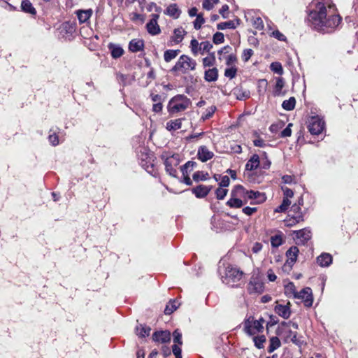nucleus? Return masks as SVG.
I'll use <instances>...</instances> for the list:
<instances>
[{"mask_svg": "<svg viewBox=\"0 0 358 358\" xmlns=\"http://www.w3.org/2000/svg\"><path fill=\"white\" fill-rule=\"evenodd\" d=\"M317 263L322 267L329 266L332 263V257L329 253H322L317 257Z\"/></svg>", "mask_w": 358, "mask_h": 358, "instance_id": "obj_26", "label": "nucleus"}, {"mask_svg": "<svg viewBox=\"0 0 358 358\" xmlns=\"http://www.w3.org/2000/svg\"><path fill=\"white\" fill-rule=\"evenodd\" d=\"M182 119H176L166 122V128L169 131H176L181 128Z\"/></svg>", "mask_w": 358, "mask_h": 358, "instance_id": "obj_29", "label": "nucleus"}, {"mask_svg": "<svg viewBox=\"0 0 358 358\" xmlns=\"http://www.w3.org/2000/svg\"><path fill=\"white\" fill-rule=\"evenodd\" d=\"M179 50H167L164 52V59L166 62H169L175 59L179 54Z\"/></svg>", "mask_w": 358, "mask_h": 358, "instance_id": "obj_34", "label": "nucleus"}, {"mask_svg": "<svg viewBox=\"0 0 358 358\" xmlns=\"http://www.w3.org/2000/svg\"><path fill=\"white\" fill-rule=\"evenodd\" d=\"M282 190L283 191L284 198H287V199H289L294 196L293 191L288 187H282Z\"/></svg>", "mask_w": 358, "mask_h": 358, "instance_id": "obj_63", "label": "nucleus"}, {"mask_svg": "<svg viewBox=\"0 0 358 358\" xmlns=\"http://www.w3.org/2000/svg\"><path fill=\"white\" fill-rule=\"evenodd\" d=\"M208 177V173L203 171H196L192 176V178L195 182L206 180Z\"/></svg>", "mask_w": 358, "mask_h": 358, "instance_id": "obj_41", "label": "nucleus"}, {"mask_svg": "<svg viewBox=\"0 0 358 358\" xmlns=\"http://www.w3.org/2000/svg\"><path fill=\"white\" fill-rule=\"evenodd\" d=\"M152 338L155 342L169 343L171 341V333L169 331H156L153 334Z\"/></svg>", "mask_w": 358, "mask_h": 358, "instance_id": "obj_15", "label": "nucleus"}, {"mask_svg": "<svg viewBox=\"0 0 358 358\" xmlns=\"http://www.w3.org/2000/svg\"><path fill=\"white\" fill-rule=\"evenodd\" d=\"M294 298L302 299L304 303V306L306 307H310L313 305V297L312 289L310 287H305L299 292H297Z\"/></svg>", "mask_w": 358, "mask_h": 358, "instance_id": "obj_10", "label": "nucleus"}, {"mask_svg": "<svg viewBox=\"0 0 358 358\" xmlns=\"http://www.w3.org/2000/svg\"><path fill=\"white\" fill-rule=\"evenodd\" d=\"M303 215L301 212H298L296 215H288L284 222L287 227H292L296 224L303 221Z\"/></svg>", "mask_w": 358, "mask_h": 358, "instance_id": "obj_18", "label": "nucleus"}, {"mask_svg": "<svg viewBox=\"0 0 358 358\" xmlns=\"http://www.w3.org/2000/svg\"><path fill=\"white\" fill-rule=\"evenodd\" d=\"M172 351L176 358H182L181 348L178 344H173L172 346Z\"/></svg>", "mask_w": 358, "mask_h": 358, "instance_id": "obj_59", "label": "nucleus"}, {"mask_svg": "<svg viewBox=\"0 0 358 358\" xmlns=\"http://www.w3.org/2000/svg\"><path fill=\"white\" fill-rule=\"evenodd\" d=\"M264 157L262 158V161L260 162V166L264 169H269L271 163L265 152H264Z\"/></svg>", "mask_w": 358, "mask_h": 358, "instance_id": "obj_57", "label": "nucleus"}, {"mask_svg": "<svg viewBox=\"0 0 358 358\" xmlns=\"http://www.w3.org/2000/svg\"><path fill=\"white\" fill-rule=\"evenodd\" d=\"M248 291L250 294H260L264 291V285L257 278H252L248 286Z\"/></svg>", "mask_w": 358, "mask_h": 358, "instance_id": "obj_13", "label": "nucleus"}, {"mask_svg": "<svg viewBox=\"0 0 358 358\" xmlns=\"http://www.w3.org/2000/svg\"><path fill=\"white\" fill-rule=\"evenodd\" d=\"M283 243L282 234L281 233L277 234L271 237V244L273 248H278Z\"/></svg>", "mask_w": 358, "mask_h": 358, "instance_id": "obj_36", "label": "nucleus"}, {"mask_svg": "<svg viewBox=\"0 0 358 358\" xmlns=\"http://www.w3.org/2000/svg\"><path fill=\"white\" fill-rule=\"evenodd\" d=\"M229 178L227 176H224L221 177V180L220 182V187H226L229 185Z\"/></svg>", "mask_w": 358, "mask_h": 358, "instance_id": "obj_64", "label": "nucleus"}, {"mask_svg": "<svg viewBox=\"0 0 358 358\" xmlns=\"http://www.w3.org/2000/svg\"><path fill=\"white\" fill-rule=\"evenodd\" d=\"M179 303L176 300H171L169 303L166 305L164 313L166 315H170L173 311H175L178 307Z\"/></svg>", "mask_w": 358, "mask_h": 358, "instance_id": "obj_40", "label": "nucleus"}, {"mask_svg": "<svg viewBox=\"0 0 358 358\" xmlns=\"http://www.w3.org/2000/svg\"><path fill=\"white\" fill-rule=\"evenodd\" d=\"M216 110V107L215 106H212L209 108H208L205 113L202 115L201 116V120L203 121H205L209 118H210L214 114V113L215 112Z\"/></svg>", "mask_w": 358, "mask_h": 358, "instance_id": "obj_48", "label": "nucleus"}, {"mask_svg": "<svg viewBox=\"0 0 358 358\" xmlns=\"http://www.w3.org/2000/svg\"><path fill=\"white\" fill-rule=\"evenodd\" d=\"M21 8L25 13L32 15L36 14V9L29 0H23L21 3Z\"/></svg>", "mask_w": 358, "mask_h": 358, "instance_id": "obj_30", "label": "nucleus"}, {"mask_svg": "<svg viewBox=\"0 0 358 358\" xmlns=\"http://www.w3.org/2000/svg\"><path fill=\"white\" fill-rule=\"evenodd\" d=\"M296 105V99L294 97H290L287 100H285L282 103V107L285 110L289 111L294 108Z\"/></svg>", "mask_w": 358, "mask_h": 358, "instance_id": "obj_37", "label": "nucleus"}, {"mask_svg": "<svg viewBox=\"0 0 358 358\" xmlns=\"http://www.w3.org/2000/svg\"><path fill=\"white\" fill-rule=\"evenodd\" d=\"M289 305V303L287 305L278 304L275 307V312L282 318L287 319L289 317L291 314Z\"/></svg>", "mask_w": 358, "mask_h": 358, "instance_id": "obj_19", "label": "nucleus"}, {"mask_svg": "<svg viewBox=\"0 0 358 358\" xmlns=\"http://www.w3.org/2000/svg\"><path fill=\"white\" fill-rule=\"evenodd\" d=\"M205 22V19L201 13H199L194 22V27L195 29L199 30L201 29L202 24Z\"/></svg>", "mask_w": 358, "mask_h": 358, "instance_id": "obj_51", "label": "nucleus"}, {"mask_svg": "<svg viewBox=\"0 0 358 358\" xmlns=\"http://www.w3.org/2000/svg\"><path fill=\"white\" fill-rule=\"evenodd\" d=\"M237 61L236 56L234 54L229 55L226 58V64L229 66H233L232 65Z\"/></svg>", "mask_w": 358, "mask_h": 358, "instance_id": "obj_60", "label": "nucleus"}, {"mask_svg": "<svg viewBox=\"0 0 358 358\" xmlns=\"http://www.w3.org/2000/svg\"><path fill=\"white\" fill-rule=\"evenodd\" d=\"M285 86L284 79L279 77L276 79L275 85L273 90L274 96H280L282 94V90Z\"/></svg>", "mask_w": 358, "mask_h": 358, "instance_id": "obj_33", "label": "nucleus"}, {"mask_svg": "<svg viewBox=\"0 0 358 358\" xmlns=\"http://www.w3.org/2000/svg\"><path fill=\"white\" fill-rule=\"evenodd\" d=\"M260 166V158L258 155L254 154L245 164V169L252 171Z\"/></svg>", "mask_w": 358, "mask_h": 358, "instance_id": "obj_24", "label": "nucleus"}, {"mask_svg": "<svg viewBox=\"0 0 358 358\" xmlns=\"http://www.w3.org/2000/svg\"><path fill=\"white\" fill-rule=\"evenodd\" d=\"M295 241L298 245H305L311 238V231L310 229L304 228L301 230L295 231Z\"/></svg>", "mask_w": 358, "mask_h": 358, "instance_id": "obj_12", "label": "nucleus"}, {"mask_svg": "<svg viewBox=\"0 0 358 358\" xmlns=\"http://www.w3.org/2000/svg\"><path fill=\"white\" fill-rule=\"evenodd\" d=\"M221 279L223 283L231 287H235L243 277V272L238 268L227 265L223 271L220 270Z\"/></svg>", "mask_w": 358, "mask_h": 358, "instance_id": "obj_3", "label": "nucleus"}, {"mask_svg": "<svg viewBox=\"0 0 358 358\" xmlns=\"http://www.w3.org/2000/svg\"><path fill=\"white\" fill-rule=\"evenodd\" d=\"M236 191V187L231 192V198L227 202V205L231 207V208H241L244 202V200L243 201V196L236 195L235 194Z\"/></svg>", "mask_w": 358, "mask_h": 358, "instance_id": "obj_14", "label": "nucleus"}, {"mask_svg": "<svg viewBox=\"0 0 358 358\" xmlns=\"http://www.w3.org/2000/svg\"><path fill=\"white\" fill-rule=\"evenodd\" d=\"M324 122L318 116L312 117L308 122V131L313 135H319L324 129Z\"/></svg>", "mask_w": 358, "mask_h": 358, "instance_id": "obj_8", "label": "nucleus"}, {"mask_svg": "<svg viewBox=\"0 0 358 358\" xmlns=\"http://www.w3.org/2000/svg\"><path fill=\"white\" fill-rule=\"evenodd\" d=\"M196 62L190 57L182 55L178 59L176 64L172 67V72H178L180 73H187L189 71L195 70Z\"/></svg>", "mask_w": 358, "mask_h": 358, "instance_id": "obj_6", "label": "nucleus"}, {"mask_svg": "<svg viewBox=\"0 0 358 358\" xmlns=\"http://www.w3.org/2000/svg\"><path fill=\"white\" fill-rule=\"evenodd\" d=\"M213 43L215 44H220L224 41V36L222 32H216L213 35Z\"/></svg>", "mask_w": 358, "mask_h": 358, "instance_id": "obj_56", "label": "nucleus"}, {"mask_svg": "<svg viewBox=\"0 0 358 358\" xmlns=\"http://www.w3.org/2000/svg\"><path fill=\"white\" fill-rule=\"evenodd\" d=\"M266 336L264 335L253 337L255 345L258 349L264 348V343L266 342Z\"/></svg>", "mask_w": 358, "mask_h": 358, "instance_id": "obj_42", "label": "nucleus"}, {"mask_svg": "<svg viewBox=\"0 0 358 358\" xmlns=\"http://www.w3.org/2000/svg\"><path fill=\"white\" fill-rule=\"evenodd\" d=\"M197 156L201 162H205L212 159L214 156L213 152L210 151L206 146H201L198 150Z\"/></svg>", "mask_w": 358, "mask_h": 358, "instance_id": "obj_17", "label": "nucleus"}, {"mask_svg": "<svg viewBox=\"0 0 358 358\" xmlns=\"http://www.w3.org/2000/svg\"><path fill=\"white\" fill-rule=\"evenodd\" d=\"M159 17V14L153 13L151 15V19L146 24V29L149 34L156 36L160 34L161 29L158 24L157 20Z\"/></svg>", "mask_w": 358, "mask_h": 358, "instance_id": "obj_9", "label": "nucleus"}, {"mask_svg": "<svg viewBox=\"0 0 358 358\" xmlns=\"http://www.w3.org/2000/svg\"><path fill=\"white\" fill-rule=\"evenodd\" d=\"M291 201L287 198H283L282 203L275 209V213H282L287 210Z\"/></svg>", "mask_w": 358, "mask_h": 358, "instance_id": "obj_43", "label": "nucleus"}, {"mask_svg": "<svg viewBox=\"0 0 358 358\" xmlns=\"http://www.w3.org/2000/svg\"><path fill=\"white\" fill-rule=\"evenodd\" d=\"M108 48L110 51L112 57L114 59H117L122 57L124 54L123 48L119 45L110 43L108 45Z\"/></svg>", "mask_w": 358, "mask_h": 358, "instance_id": "obj_28", "label": "nucleus"}, {"mask_svg": "<svg viewBox=\"0 0 358 358\" xmlns=\"http://www.w3.org/2000/svg\"><path fill=\"white\" fill-rule=\"evenodd\" d=\"M253 55V50L252 49H245L243 50L242 58L244 62H248L252 55Z\"/></svg>", "mask_w": 358, "mask_h": 358, "instance_id": "obj_61", "label": "nucleus"}, {"mask_svg": "<svg viewBox=\"0 0 358 358\" xmlns=\"http://www.w3.org/2000/svg\"><path fill=\"white\" fill-rule=\"evenodd\" d=\"M164 13L173 19H178L181 14V10L176 3H171L164 10Z\"/></svg>", "mask_w": 358, "mask_h": 358, "instance_id": "obj_16", "label": "nucleus"}, {"mask_svg": "<svg viewBox=\"0 0 358 358\" xmlns=\"http://www.w3.org/2000/svg\"><path fill=\"white\" fill-rule=\"evenodd\" d=\"M50 134L48 136V140L51 145L53 146L59 144V138L55 131L52 129L50 131Z\"/></svg>", "mask_w": 358, "mask_h": 358, "instance_id": "obj_52", "label": "nucleus"}, {"mask_svg": "<svg viewBox=\"0 0 358 358\" xmlns=\"http://www.w3.org/2000/svg\"><path fill=\"white\" fill-rule=\"evenodd\" d=\"M311 6L314 7L309 12L308 20L314 29L322 33H331L341 23L340 15L328 13L323 2L313 1Z\"/></svg>", "mask_w": 358, "mask_h": 358, "instance_id": "obj_1", "label": "nucleus"}, {"mask_svg": "<svg viewBox=\"0 0 358 358\" xmlns=\"http://www.w3.org/2000/svg\"><path fill=\"white\" fill-rule=\"evenodd\" d=\"M269 346L268 348V352L269 353H271L277 350L281 345L280 341L277 336L271 337L269 340Z\"/></svg>", "mask_w": 358, "mask_h": 358, "instance_id": "obj_31", "label": "nucleus"}, {"mask_svg": "<svg viewBox=\"0 0 358 358\" xmlns=\"http://www.w3.org/2000/svg\"><path fill=\"white\" fill-rule=\"evenodd\" d=\"M252 24V26L258 30H262L264 29V23L260 17H253Z\"/></svg>", "mask_w": 358, "mask_h": 358, "instance_id": "obj_49", "label": "nucleus"}, {"mask_svg": "<svg viewBox=\"0 0 358 358\" xmlns=\"http://www.w3.org/2000/svg\"><path fill=\"white\" fill-rule=\"evenodd\" d=\"M144 41L142 39L134 38L129 43V50L131 52H137L143 50Z\"/></svg>", "mask_w": 358, "mask_h": 358, "instance_id": "obj_20", "label": "nucleus"}, {"mask_svg": "<svg viewBox=\"0 0 358 358\" xmlns=\"http://www.w3.org/2000/svg\"><path fill=\"white\" fill-rule=\"evenodd\" d=\"M204 79L207 82H215L218 79V69L216 67L208 69L204 72Z\"/></svg>", "mask_w": 358, "mask_h": 358, "instance_id": "obj_22", "label": "nucleus"}, {"mask_svg": "<svg viewBox=\"0 0 358 358\" xmlns=\"http://www.w3.org/2000/svg\"><path fill=\"white\" fill-rule=\"evenodd\" d=\"M192 104L191 100L183 94H178L172 97L167 105V111L171 116L187 110Z\"/></svg>", "mask_w": 358, "mask_h": 358, "instance_id": "obj_2", "label": "nucleus"}, {"mask_svg": "<svg viewBox=\"0 0 358 358\" xmlns=\"http://www.w3.org/2000/svg\"><path fill=\"white\" fill-rule=\"evenodd\" d=\"M236 25L234 22L232 20H229L227 22H220L217 24V29L223 30L226 29H235Z\"/></svg>", "mask_w": 358, "mask_h": 358, "instance_id": "obj_44", "label": "nucleus"}, {"mask_svg": "<svg viewBox=\"0 0 358 358\" xmlns=\"http://www.w3.org/2000/svg\"><path fill=\"white\" fill-rule=\"evenodd\" d=\"M150 331L151 329L150 327L143 326L142 324H140L139 326H137L136 327V334L141 338H145L146 336H148Z\"/></svg>", "mask_w": 358, "mask_h": 358, "instance_id": "obj_32", "label": "nucleus"}, {"mask_svg": "<svg viewBox=\"0 0 358 358\" xmlns=\"http://www.w3.org/2000/svg\"><path fill=\"white\" fill-rule=\"evenodd\" d=\"M294 332V331H292L289 327V323H287V322H281L277 329V334L283 338L285 343L289 342L290 338Z\"/></svg>", "mask_w": 358, "mask_h": 358, "instance_id": "obj_11", "label": "nucleus"}, {"mask_svg": "<svg viewBox=\"0 0 358 358\" xmlns=\"http://www.w3.org/2000/svg\"><path fill=\"white\" fill-rule=\"evenodd\" d=\"M196 165V162L193 161H188L183 166L180 167V171L182 175H188L189 172H191L194 166Z\"/></svg>", "mask_w": 358, "mask_h": 358, "instance_id": "obj_38", "label": "nucleus"}, {"mask_svg": "<svg viewBox=\"0 0 358 358\" xmlns=\"http://www.w3.org/2000/svg\"><path fill=\"white\" fill-rule=\"evenodd\" d=\"M299 252V250L296 246L289 248L286 252L287 262L294 264L297 260Z\"/></svg>", "mask_w": 358, "mask_h": 358, "instance_id": "obj_27", "label": "nucleus"}, {"mask_svg": "<svg viewBox=\"0 0 358 358\" xmlns=\"http://www.w3.org/2000/svg\"><path fill=\"white\" fill-rule=\"evenodd\" d=\"M186 34V31L182 27L176 28L173 30V36L171 38V41L176 44H178L182 42Z\"/></svg>", "mask_w": 358, "mask_h": 358, "instance_id": "obj_23", "label": "nucleus"}, {"mask_svg": "<svg viewBox=\"0 0 358 358\" xmlns=\"http://www.w3.org/2000/svg\"><path fill=\"white\" fill-rule=\"evenodd\" d=\"M202 63L204 68L214 66L215 63V52H211L208 57H204L202 59Z\"/></svg>", "mask_w": 358, "mask_h": 358, "instance_id": "obj_35", "label": "nucleus"}, {"mask_svg": "<svg viewBox=\"0 0 358 358\" xmlns=\"http://www.w3.org/2000/svg\"><path fill=\"white\" fill-rule=\"evenodd\" d=\"M212 48L213 44L209 41L201 42L199 45V51L201 55H203L205 52H210Z\"/></svg>", "mask_w": 358, "mask_h": 358, "instance_id": "obj_45", "label": "nucleus"}, {"mask_svg": "<svg viewBox=\"0 0 358 358\" xmlns=\"http://www.w3.org/2000/svg\"><path fill=\"white\" fill-rule=\"evenodd\" d=\"M235 194L236 195L243 196V199L244 200L245 203L251 200L250 204L252 205L262 203L266 199V196L264 193L253 190L248 191L241 185L236 186Z\"/></svg>", "mask_w": 358, "mask_h": 358, "instance_id": "obj_4", "label": "nucleus"}, {"mask_svg": "<svg viewBox=\"0 0 358 358\" xmlns=\"http://www.w3.org/2000/svg\"><path fill=\"white\" fill-rule=\"evenodd\" d=\"M292 125L293 124L292 123H289L287 127L281 131L280 137L286 138L292 135L291 127H292Z\"/></svg>", "mask_w": 358, "mask_h": 358, "instance_id": "obj_58", "label": "nucleus"}, {"mask_svg": "<svg viewBox=\"0 0 358 358\" xmlns=\"http://www.w3.org/2000/svg\"><path fill=\"white\" fill-rule=\"evenodd\" d=\"M227 192L228 190L227 189L220 187L215 191L217 199L219 200L223 199L227 195Z\"/></svg>", "mask_w": 358, "mask_h": 358, "instance_id": "obj_55", "label": "nucleus"}, {"mask_svg": "<svg viewBox=\"0 0 358 358\" xmlns=\"http://www.w3.org/2000/svg\"><path fill=\"white\" fill-rule=\"evenodd\" d=\"M173 343L174 344H178L179 345H182V334L178 329H176L173 333Z\"/></svg>", "mask_w": 358, "mask_h": 358, "instance_id": "obj_53", "label": "nucleus"}, {"mask_svg": "<svg viewBox=\"0 0 358 358\" xmlns=\"http://www.w3.org/2000/svg\"><path fill=\"white\" fill-rule=\"evenodd\" d=\"M234 94L236 95V98L239 100L245 99L250 96L249 91L243 90L241 88L234 89Z\"/></svg>", "mask_w": 358, "mask_h": 358, "instance_id": "obj_39", "label": "nucleus"}, {"mask_svg": "<svg viewBox=\"0 0 358 358\" xmlns=\"http://www.w3.org/2000/svg\"><path fill=\"white\" fill-rule=\"evenodd\" d=\"M285 293L287 295H293L294 297H295L297 292L296 291V287L293 282H289L285 286Z\"/></svg>", "mask_w": 358, "mask_h": 358, "instance_id": "obj_47", "label": "nucleus"}, {"mask_svg": "<svg viewBox=\"0 0 358 358\" xmlns=\"http://www.w3.org/2000/svg\"><path fill=\"white\" fill-rule=\"evenodd\" d=\"M237 73V68L235 66H230L224 71V76L227 78L232 79L236 77Z\"/></svg>", "mask_w": 358, "mask_h": 358, "instance_id": "obj_50", "label": "nucleus"}, {"mask_svg": "<svg viewBox=\"0 0 358 358\" xmlns=\"http://www.w3.org/2000/svg\"><path fill=\"white\" fill-rule=\"evenodd\" d=\"M270 69L273 72L278 75H282L283 73V69L282 64L280 62H272L270 65Z\"/></svg>", "mask_w": 358, "mask_h": 358, "instance_id": "obj_46", "label": "nucleus"}, {"mask_svg": "<svg viewBox=\"0 0 358 358\" xmlns=\"http://www.w3.org/2000/svg\"><path fill=\"white\" fill-rule=\"evenodd\" d=\"M210 189V187L200 185L193 188L192 192L197 198H203L208 195Z\"/></svg>", "mask_w": 358, "mask_h": 358, "instance_id": "obj_21", "label": "nucleus"}, {"mask_svg": "<svg viewBox=\"0 0 358 358\" xmlns=\"http://www.w3.org/2000/svg\"><path fill=\"white\" fill-rule=\"evenodd\" d=\"M264 320L263 318L255 320L253 317L250 316L245 319L243 322L244 331L249 336L261 333L264 329Z\"/></svg>", "mask_w": 358, "mask_h": 358, "instance_id": "obj_7", "label": "nucleus"}, {"mask_svg": "<svg viewBox=\"0 0 358 358\" xmlns=\"http://www.w3.org/2000/svg\"><path fill=\"white\" fill-rule=\"evenodd\" d=\"M199 43L196 39H192L190 42V48L192 53L196 55L199 51Z\"/></svg>", "mask_w": 358, "mask_h": 358, "instance_id": "obj_54", "label": "nucleus"}, {"mask_svg": "<svg viewBox=\"0 0 358 358\" xmlns=\"http://www.w3.org/2000/svg\"><path fill=\"white\" fill-rule=\"evenodd\" d=\"M80 23L86 22L92 15L93 11L92 9L78 10L76 12Z\"/></svg>", "mask_w": 358, "mask_h": 358, "instance_id": "obj_25", "label": "nucleus"}, {"mask_svg": "<svg viewBox=\"0 0 358 358\" xmlns=\"http://www.w3.org/2000/svg\"><path fill=\"white\" fill-rule=\"evenodd\" d=\"M162 159L164 161L166 173L172 177H177V166L181 162L179 154L164 152L161 155Z\"/></svg>", "mask_w": 358, "mask_h": 358, "instance_id": "obj_5", "label": "nucleus"}, {"mask_svg": "<svg viewBox=\"0 0 358 358\" xmlns=\"http://www.w3.org/2000/svg\"><path fill=\"white\" fill-rule=\"evenodd\" d=\"M272 36L280 41H285L286 36L278 30L272 32Z\"/></svg>", "mask_w": 358, "mask_h": 358, "instance_id": "obj_62", "label": "nucleus"}]
</instances>
